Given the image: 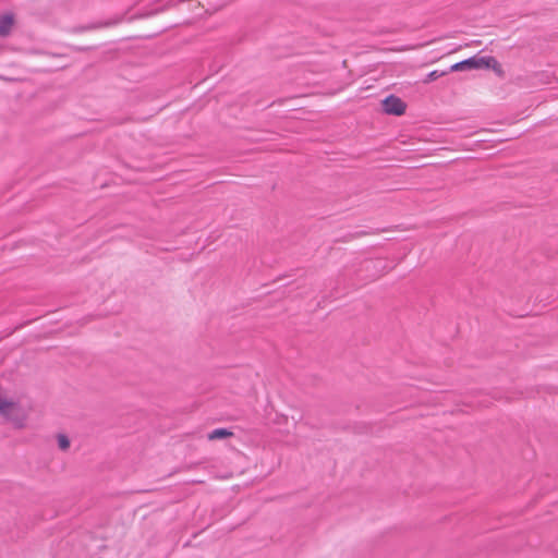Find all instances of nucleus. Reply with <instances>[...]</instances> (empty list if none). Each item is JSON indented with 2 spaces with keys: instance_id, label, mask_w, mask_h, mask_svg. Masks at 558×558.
<instances>
[{
  "instance_id": "nucleus-1",
  "label": "nucleus",
  "mask_w": 558,
  "mask_h": 558,
  "mask_svg": "<svg viewBox=\"0 0 558 558\" xmlns=\"http://www.w3.org/2000/svg\"><path fill=\"white\" fill-rule=\"evenodd\" d=\"M383 106H384L385 112L390 113V114L400 116L405 110L404 102L400 98H398L396 96L387 97L384 100Z\"/></svg>"
},
{
  "instance_id": "nucleus-2",
  "label": "nucleus",
  "mask_w": 558,
  "mask_h": 558,
  "mask_svg": "<svg viewBox=\"0 0 558 558\" xmlns=\"http://www.w3.org/2000/svg\"><path fill=\"white\" fill-rule=\"evenodd\" d=\"M15 19L12 13H5L0 16V38L11 35Z\"/></svg>"
},
{
  "instance_id": "nucleus-3",
  "label": "nucleus",
  "mask_w": 558,
  "mask_h": 558,
  "mask_svg": "<svg viewBox=\"0 0 558 558\" xmlns=\"http://www.w3.org/2000/svg\"><path fill=\"white\" fill-rule=\"evenodd\" d=\"M469 69H481V68H490L496 63V60L493 57H481V58H470Z\"/></svg>"
},
{
  "instance_id": "nucleus-4",
  "label": "nucleus",
  "mask_w": 558,
  "mask_h": 558,
  "mask_svg": "<svg viewBox=\"0 0 558 558\" xmlns=\"http://www.w3.org/2000/svg\"><path fill=\"white\" fill-rule=\"evenodd\" d=\"M233 436V433L227 428H217L210 432L207 435L208 440H218V439H225L230 438Z\"/></svg>"
},
{
  "instance_id": "nucleus-5",
  "label": "nucleus",
  "mask_w": 558,
  "mask_h": 558,
  "mask_svg": "<svg viewBox=\"0 0 558 558\" xmlns=\"http://www.w3.org/2000/svg\"><path fill=\"white\" fill-rule=\"evenodd\" d=\"M371 265L373 266L374 269L379 271L380 276L385 275L383 272V270L386 268V263L383 259H377L375 262H368L366 265V268L368 269Z\"/></svg>"
},
{
  "instance_id": "nucleus-6",
  "label": "nucleus",
  "mask_w": 558,
  "mask_h": 558,
  "mask_svg": "<svg viewBox=\"0 0 558 558\" xmlns=\"http://www.w3.org/2000/svg\"><path fill=\"white\" fill-rule=\"evenodd\" d=\"M470 63H471V61H469V59H466L464 61H461V62H458V63L453 64L451 66V70L452 71H462V70L469 69V64Z\"/></svg>"
},
{
  "instance_id": "nucleus-7",
  "label": "nucleus",
  "mask_w": 558,
  "mask_h": 558,
  "mask_svg": "<svg viewBox=\"0 0 558 558\" xmlns=\"http://www.w3.org/2000/svg\"><path fill=\"white\" fill-rule=\"evenodd\" d=\"M58 440L61 449H66L69 447V439L66 436L60 435Z\"/></svg>"
},
{
  "instance_id": "nucleus-8",
  "label": "nucleus",
  "mask_w": 558,
  "mask_h": 558,
  "mask_svg": "<svg viewBox=\"0 0 558 558\" xmlns=\"http://www.w3.org/2000/svg\"><path fill=\"white\" fill-rule=\"evenodd\" d=\"M439 75L436 71H433L429 73L428 78L429 81L437 78Z\"/></svg>"
}]
</instances>
